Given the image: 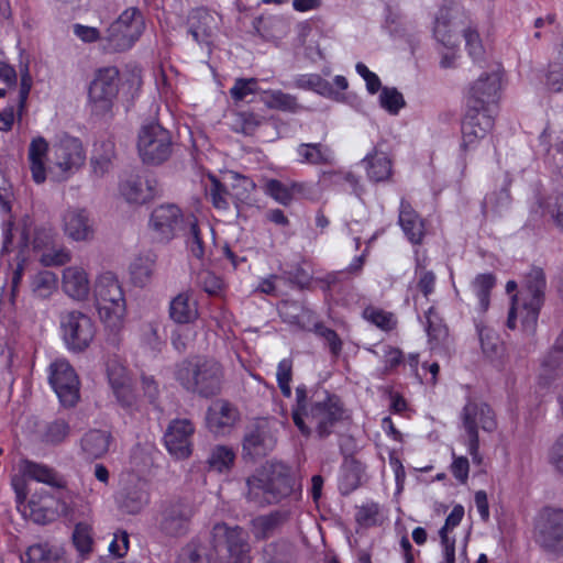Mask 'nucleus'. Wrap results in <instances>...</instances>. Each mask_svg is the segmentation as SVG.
<instances>
[{"label": "nucleus", "mask_w": 563, "mask_h": 563, "mask_svg": "<svg viewBox=\"0 0 563 563\" xmlns=\"http://www.w3.org/2000/svg\"><path fill=\"white\" fill-rule=\"evenodd\" d=\"M295 396L291 418L305 437L314 431L319 439H327L347 418L341 398L328 390L314 391L309 398L307 386L301 384L296 387Z\"/></svg>", "instance_id": "nucleus-1"}, {"label": "nucleus", "mask_w": 563, "mask_h": 563, "mask_svg": "<svg viewBox=\"0 0 563 563\" xmlns=\"http://www.w3.org/2000/svg\"><path fill=\"white\" fill-rule=\"evenodd\" d=\"M245 497L257 507L278 504L297 490L291 468L282 462L266 464L246 478Z\"/></svg>", "instance_id": "nucleus-2"}, {"label": "nucleus", "mask_w": 563, "mask_h": 563, "mask_svg": "<svg viewBox=\"0 0 563 563\" xmlns=\"http://www.w3.org/2000/svg\"><path fill=\"white\" fill-rule=\"evenodd\" d=\"M175 377L186 390L209 398L220 394L224 368L216 358L197 356L179 363Z\"/></svg>", "instance_id": "nucleus-3"}, {"label": "nucleus", "mask_w": 563, "mask_h": 563, "mask_svg": "<svg viewBox=\"0 0 563 563\" xmlns=\"http://www.w3.org/2000/svg\"><path fill=\"white\" fill-rule=\"evenodd\" d=\"M195 512L194 505L186 499L164 501L155 517L156 529L167 539L185 538L190 533Z\"/></svg>", "instance_id": "nucleus-4"}, {"label": "nucleus", "mask_w": 563, "mask_h": 563, "mask_svg": "<svg viewBox=\"0 0 563 563\" xmlns=\"http://www.w3.org/2000/svg\"><path fill=\"white\" fill-rule=\"evenodd\" d=\"M211 541L214 551L225 550L217 563H251L249 533L243 528L217 523L211 531Z\"/></svg>", "instance_id": "nucleus-5"}, {"label": "nucleus", "mask_w": 563, "mask_h": 563, "mask_svg": "<svg viewBox=\"0 0 563 563\" xmlns=\"http://www.w3.org/2000/svg\"><path fill=\"white\" fill-rule=\"evenodd\" d=\"M145 29L143 14L137 8L124 10L113 21L103 37V48L108 52H124L130 49L140 38Z\"/></svg>", "instance_id": "nucleus-6"}, {"label": "nucleus", "mask_w": 563, "mask_h": 563, "mask_svg": "<svg viewBox=\"0 0 563 563\" xmlns=\"http://www.w3.org/2000/svg\"><path fill=\"white\" fill-rule=\"evenodd\" d=\"M137 151L145 164L159 165L164 163L173 152L169 131L157 122L144 124L139 132Z\"/></svg>", "instance_id": "nucleus-7"}, {"label": "nucleus", "mask_w": 563, "mask_h": 563, "mask_svg": "<svg viewBox=\"0 0 563 563\" xmlns=\"http://www.w3.org/2000/svg\"><path fill=\"white\" fill-rule=\"evenodd\" d=\"M62 339L67 349L74 352L85 351L96 335L92 319L79 310H64L59 313Z\"/></svg>", "instance_id": "nucleus-8"}, {"label": "nucleus", "mask_w": 563, "mask_h": 563, "mask_svg": "<svg viewBox=\"0 0 563 563\" xmlns=\"http://www.w3.org/2000/svg\"><path fill=\"white\" fill-rule=\"evenodd\" d=\"M119 70L114 66L96 71L88 89V99L92 111L103 114L111 110L119 92Z\"/></svg>", "instance_id": "nucleus-9"}, {"label": "nucleus", "mask_w": 563, "mask_h": 563, "mask_svg": "<svg viewBox=\"0 0 563 563\" xmlns=\"http://www.w3.org/2000/svg\"><path fill=\"white\" fill-rule=\"evenodd\" d=\"M536 536L540 545L549 552L563 553V509L544 507L536 520Z\"/></svg>", "instance_id": "nucleus-10"}, {"label": "nucleus", "mask_w": 563, "mask_h": 563, "mask_svg": "<svg viewBox=\"0 0 563 563\" xmlns=\"http://www.w3.org/2000/svg\"><path fill=\"white\" fill-rule=\"evenodd\" d=\"M49 384L64 407H74L79 400V379L65 360H57L49 366Z\"/></svg>", "instance_id": "nucleus-11"}, {"label": "nucleus", "mask_w": 563, "mask_h": 563, "mask_svg": "<svg viewBox=\"0 0 563 563\" xmlns=\"http://www.w3.org/2000/svg\"><path fill=\"white\" fill-rule=\"evenodd\" d=\"M95 296L100 312L104 310L109 317L111 316L117 320L123 318L125 313V298L114 274L107 272L99 276L95 286Z\"/></svg>", "instance_id": "nucleus-12"}, {"label": "nucleus", "mask_w": 563, "mask_h": 563, "mask_svg": "<svg viewBox=\"0 0 563 563\" xmlns=\"http://www.w3.org/2000/svg\"><path fill=\"white\" fill-rule=\"evenodd\" d=\"M496 113V111H486L484 108L466 106V113L462 122L463 150L473 148L492 131Z\"/></svg>", "instance_id": "nucleus-13"}, {"label": "nucleus", "mask_w": 563, "mask_h": 563, "mask_svg": "<svg viewBox=\"0 0 563 563\" xmlns=\"http://www.w3.org/2000/svg\"><path fill=\"white\" fill-rule=\"evenodd\" d=\"M184 222L186 219L177 205L164 203L152 211L150 228L156 240L168 242L175 238L176 231Z\"/></svg>", "instance_id": "nucleus-14"}, {"label": "nucleus", "mask_w": 563, "mask_h": 563, "mask_svg": "<svg viewBox=\"0 0 563 563\" xmlns=\"http://www.w3.org/2000/svg\"><path fill=\"white\" fill-rule=\"evenodd\" d=\"M500 77L497 73L484 74L475 80L466 97V106L484 108L486 111L498 109Z\"/></svg>", "instance_id": "nucleus-15"}, {"label": "nucleus", "mask_w": 563, "mask_h": 563, "mask_svg": "<svg viewBox=\"0 0 563 563\" xmlns=\"http://www.w3.org/2000/svg\"><path fill=\"white\" fill-rule=\"evenodd\" d=\"M54 165L66 176L78 170L85 163L86 155L77 137L65 135L53 146Z\"/></svg>", "instance_id": "nucleus-16"}, {"label": "nucleus", "mask_w": 563, "mask_h": 563, "mask_svg": "<svg viewBox=\"0 0 563 563\" xmlns=\"http://www.w3.org/2000/svg\"><path fill=\"white\" fill-rule=\"evenodd\" d=\"M466 16L459 14L457 10L451 7H442L435 15L433 36L443 46L453 48L459 43V32L464 26Z\"/></svg>", "instance_id": "nucleus-17"}, {"label": "nucleus", "mask_w": 563, "mask_h": 563, "mask_svg": "<svg viewBox=\"0 0 563 563\" xmlns=\"http://www.w3.org/2000/svg\"><path fill=\"white\" fill-rule=\"evenodd\" d=\"M194 432L195 427L189 419L170 421L164 435L167 451L178 460L187 459L191 454Z\"/></svg>", "instance_id": "nucleus-18"}, {"label": "nucleus", "mask_w": 563, "mask_h": 563, "mask_svg": "<svg viewBox=\"0 0 563 563\" xmlns=\"http://www.w3.org/2000/svg\"><path fill=\"white\" fill-rule=\"evenodd\" d=\"M275 445L276 439L266 420L251 427L243 439V452L252 459L266 456Z\"/></svg>", "instance_id": "nucleus-19"}, {"label": "nucleus", "mask_w": 563, "mask_h": 563, "mask_svg": "<svg viewBox=\"0 0 563 563\" xmlns=\"http://www.w3.org/2000/svg\"><path fill=\"white\" fill-rule=\"evenodd\" d=\"M157 192V181L154 177L130 175L120 184V194L129 203H145Z\"/></svg>", "instance_id": "nucleus-20"}, {"label": "nucleus", "mask_w": 563, "mask_h": 563, "mask_svg": "<svg viewBox=\"0 0 563 563\" xmlns=\"http://www.w3.org/2000/svg\"><path fill=\"white\" fill-rule=\"evenodd\" d=\"M62 221L64 234L71 241L87 242L93 239V224L85 209L70 208L66 210Z\"/></svg>", "instance_id": "nucleus-21"}, {"label": "nucleus", "mask_w": 563, "mask_h": 563, "mask_svg": "<svg viewBox=\"0 0 563 563\" xmlns=\"http://www.w3.org/2000/svg\"><path fill=\"white\" fill-rule=\"evenodd\" d=\"M238 410L224 399H218L207 410L206 423L216 434H224L236 421Z\"/></svg>", "instance_id": "nucleus-22"}, {"label": "nucleus", "mask_w": 563, "mask_h": 563, "mask_svg": "<svg viewBox=\"0 0 563 563\" xmlns=\"http://www.w3.org/2000/svg\"><path fill=\"white\" fill-rule=\"evenodd\" d=\"M290 519V511L286 509L273 510L253 518L250 528L256 540H266L280 531Z\"/></svg>", "instance_id": "nucleus-23"}, {"label": "nucleus", "mask_w": 563, "mask_h": 563, "mask_svg": "<svg viewBox=\"0 0 563 563\" xmlns=\"http://www.w3.org/2000/svg\"><path fill=\"white\" fill-rule=\"evenodd\" d=\"M150 501L147 483L137 479L126 485L120 493L119 506L130 515L139 514Z\"/></svg>", "instance_id": "nucleus-24"}, {"label": "nucleus", "mask_w": 563, "mask_h": 563, "mask_svg": "<svg viewBox=\"0 0 563 563\" xmlns=\"http://www.w3.org/2000/svg\"><path fill=\"white\" fill-rule=\"evenodd\" d=\"M188 33L198 44L208 43L216 26L213 14L203 7L192 9L187 19Z\"/></svg>", "instance_id": "nucleus-25"}, {"label": "nucleus", "mask_w": 563, "mask_h": 563, "mask_svg": "<svg viewBox=\"0 0 563 563\" xmlns=\"http://www.w3.org/2000/svg\"><path fill=\"white\" fill-rule=\"evenodd\" d=\"M398 222L411 243H421L424 235L423 221L413 210L410 202L405 199L400 201Z\"/></svg>", "instance_id": "nucleus-26"}, {"label": "nucleus", "mask_w": 563, "mask_h": 563, "mask_svg": "<svg viewBox=\"0 0 563 563\" xmlns=\"http://www.w3.org/2000/svg\"><path fill=\"white\" fill-rule=\"evenodd\" d=\"M300 164L333 165L335 156L333 150L323 143H301L296 147Z\"/></svg>", "instance_id": "nucleus-27"}, {"label": "nucleus", "mask_w": 563, "mask_h": 563, "mask_svg": "<svg viewBox=\"0 0 563 563\" xmlns=\"http://www.w3.org/2000/svg\"><path fill=\"white\" fill-rule=\"evenodd\" d=\"M63 289L74 299H85L90 289L88 275L79 266H69L63 272Z\"/></svg>", "instance_id": "nucleus-28"}, {"label": "nucleus", "mask_w": 563, "mask_h": 563, "mask_svg": "<svg viewBox=\"0 0 563 563\" xmlns=\"http://www.w3.org/2000/svg\"><path fill=\"white\" fill-rule=\"evenodd\" d=\"M19 470L24 476L36 482L44 483L56 488H64L66 486V482L63 477H60L55 470L45 464L25 459L20 462Z\"/></svg>", "instance_id": "nucleus-29"}, {"label": "nucleus", "mask_w": 563, "mask_h": 563, "mask_svg": "<svg viewBox=\"0 0 563 563\" xmlns=\"http://www.w3.org/2000/svg\"><path fill=\"white\" fill-rule=\"evenodd\" d=\"M199 316L196 301L189 291L180 292L170 300L169 317L179 324L194 322Z\"/></svg>", "instance_id": "nucleus-30"}, {"label": "nucleus", "mask_w": 563, "mask_h": 563, "mask_svg": "<svg viewBox=\"0 0 563 563\" xmlns=\"http://www.w3.org/2000/svg\"><path fill=\"white\" fill-rule=\"evenodd\" d=\"M111 441L112 435L109 431L92 429L82 435L80 445L87 457L99 459L109 451Z\"/></svg>", "instance_id": "nucleus-31"}, {"label": "nucleus", "mask_w": 563, "mask_h": 563, "mask_svg": "<svg viewBox=\"0 0 563 563\" xmlns=\"http://www.w3.org/2000/svg\"><path fill=\"white\" fill-rule=\"evenodd\" d=\"M363 163L365 164L366 174L369 180L380 183L390 179L393 174L391 161L384 152L374 148L372 153L365 156Z\"/></svg>", "instance_id": "nucleus-32"}, {"label": "nucleus", "mask_w": 563, "mask_h": 563, "mask_svg": "<svg viewBox=\"0 0 563 563\" xmlns=\"http://www.w3.org/2000/svg\"><path fill=\"white\" fill-rule=\"evenodd\" d=\"M473 408L476 413H471V421L474 424L475 432L478 433V428L484 431L492 432L496 428L495 415L492 408L485 402L468 401L462 411L463 427L466 430V411Z\"/></svg>", "instance_id": "nucleus-33"}, {"label": "nucleus", "mask_w": 563, "mask_h": 563, "mask_svg": "<svg viewBox=\"0 0 563 563\" xmlns=\"http://www.w3.org/2000/svg\"><path fill=\"white\" fill-rule=\"evenodd\" d=\"M25 555L27 563H66L64 549L48 542L29 547Z\"/></svg>", "instance_id": "nucleus-34"}, {"label": "nucleus", "mask_w": 563, "mask_h": 563, "mask_svg": "<svg viewBox=\"0 0 563 563\" xmlns=\"http://www.w3.org/2000/svg\"><path fill=\"white\" fill-rule=\"evenodd\" d=\"M364 467L356 460H346L341 468L339 488L342 494L347 495L355 490L362 481Z\"/></svg>", "instance_id": "nucleus-35"}, {"label": "nucleus", "mask_w": 563, "mask_h": 563, "mask_svg": "<svg viewBox=\"0 0 563 563\" xmlns=\"http://www.w3.org/2000/svg\"><path fill=\"white\" fill-rule=\"evenodd\" d=\"M176 563H211V556L207 545L194 538L180 548Z\"/></svg>", "instance_id": "nucleus-36"}, {"label": "nucleus", "mask_w": 563, "mask_h": 563, "mask_svg": "<svg viewBox=\"0 0 563 563\" xmlns=\"http://www.w3.org/2000/svg\"><path fill=\"white\" fill-rule=\"evenodd\" d=\"M264 104L269 109L295 113L300 109L297 98L282 90L264 91L262 97Z\"/></svg>", "instance_id": "nucleus-37"}, {"label": "nucleus", "mask_w": 563, "mask_h": 563, "mask_svg": "<svg viewBox=\"0 0 563 563\" xmlns=\"http://www.w3.org/2000/svg\"><path fill=\"white\" fill-rule=\"evenodd\" d=\"M426 331L429 341L438 345L445 341L449 335L448 327L444 324L443 319L440 317L434 307H430L426 314Z\"/></svg>", "instance_id": "nucleus-38"}, {"label": "nucleus", "mask_w": 563, "mask_h": 563, "mask_svg": "<svg viewBox=\"0 0 563 563\" xmlns=\"http://www.w3.org/2000/svg\"><path fill=\"white\" fill-rule=\"evenodd\" d=\"M70 433L68 421L63 418H56L47 422L42 432V442L48 445H58L63 443Z\"/></svg>", "instance_id": "nucleus-39"}, {"label": "nucleus", "mask_w": 563, "mask_h": 563, "mask_svg": "<svg viewBox=\"0 0 563 563\" xmlns=\"http://www.w3.org/2000/svg\"><path fill=\"white\" fill-rule=\"evenodd\" d=\"M235 453L225 445L214 446L208 456L209 468L219 473L228 472L234 464Z\"/></svg>", "instance_id": "nucleus-40"}, {"label": "nucleus", "mask_w": 563, "mask_h": 563, "mask_svg": "<svg viewBox=\"0 0 563 563\" xmlns=\"http://www.w3.org/2000/svg\"><path fill=\"white\" fill-rule=\"evenodd\" d=\"M31 289L34 296L48 298L57 289L56 274L51 271L38 272L32 277Z\"/></svg>", "instance_id": "nucleus-41"}, {"label": "nucleus", "mask_w": 563, "mask_h": 563, "mask_svg": "<svg viewBox=\"0 0 563 563\" xmlns=\"http://www.w3.org/2000/svg\"><path fill=\"white\" fill-rule=\"evenodd\" d=\"M186 224L188 227L186 244L190 254L199 261H203L206 255L205 242L201 238L200 229L197 223V219L191 216L186 218Z\"/></svg>", "instance_id": "nucleus-42"}, {"label": "nucleus", "mask_w": 563, "mask_h": 563, "mask_svg": "<svg viewBox=\"0 0 563 563\" xmlns=\"http://www.w3.org/2000/svg\"><path fill=\"white\" fill-rule=\"evenodd\" d=\"M542 306L539 299H529L525 300L521 307H517V316L520 317L525 331L534 332Z\"/></svg>", "instance_id": "nucleus-43"}, {"label": "nucleus", "mask_w": 563, "mask_h": 563, "mask_svg": "<svg viewBox=\"0 0 563 563\" xmlns=\"http://www.w3.org/2000/svg\"><path fill=\"white\" fill-rule=\"evenodd\" d=\"M547 288L545 275L542 268L532 267L525 278V289L529 299H539L544 302V290Z\"/></svg>", "instance_id": "nucleus-44"}, {"label": "nucleus", "mask_w": 563, "mask_h": 563, "mask_svg": "<svg viewBox=\"0 0 563 563\" xmlns=\"http://www.w3.org/2000/svg\"><path fill=\"white\" fill-rule=\"evenodd\" d=\"M363 317L383 331H391L397 327V319L393 312L369 306L363 311Z\"/></svg>", "instance_id": "nucleus-45"}, {"label": "nucleus", "mask_w": 563, "mask_h": 563, "mask_svg": "<svg viewBox=\"0 0 563 563\" xmlns=\"http://www.w3.org/2000/svg\"><path fill=\"white\" fill-rule=\"evenodd\" d=\"M496 284V278L493 274H479L472 282L473 290L475 291L481 309L486 311L489 307L490 290Z\"/></svg>", "instance_id": "nucleus-46"}, {"label": "nucleus", "mask_w": 563, "mask_h": 563, "mask_svg": "<svg viewBox=\"0 0 563 563\" xmlns=\"http://www.w3.org/2000/svg\"><path fill=\"white\" fill-rule=\"evenodd\" d=\"M295 85L297 88L312 90L322 96H330L333 92L331 84L318 74L300 75L296 78Z\"/></svg>", "instance_id": "nucleus-47"}, {"label": "nucleus", "mask_w": 563, "mask_h": 563, "mask_svg": "<svg viewBox=\"0 0 563 563\" xmlns=\"http://www.w3.org/2000/svg\"><path fill=\"white\" fill-rule=\"evenodd\" d=\"M461 33L470 56L473 59H479L484 54V47L477 27L465 20Z\"/></svg>", "instance_id": "nucleus-48"}, {"label": "nucleus", "mask_w": 563, "mask_h": 563, "mask_svg": "<svg viewBox=\"0 0 563 563\" xmlns=\"http://www.w3.org/2000/svg\"><path fill=\"white\" fill-rule=\"evenodd\" d=\"M195 284L210 296H217L223 289V280L221 277L205 268L197 272Z\"/></svg>", "instance_id": "nucleus-49"}, {"label": "nucleus", "mask_w": 563, "mask_h": 563, "mask_svg": "<svg viewBox=\"0 0 563 563\" xmlns=\"http://www.w3.org/2000/svg\"><path fill=\"white\" fill-rule=\"evenodd\" d=\"M263 190L265 195L283 206H289L292 201L288 184L278 179H266L263 185Z\"/></svg>", "instance_id": "nucleus-50"}, {"label": "nucleus", "mask_w": 563, "mask_h": 563, "mask_svg": "<svg viewBox=\"0 0 563 563\" xmlns=\"http://www.w3.org/2000/svg\"><path fill=\"white\" fill-rule=\"evenodd\" d=\"M33 86V78L30 74L29 66L25 65L20 71L19 98L16 107L18 121L22 120L26 111L27 98Z\"/></svg>", "instance_id": "nucleus-51"}, {"label": "nucleus", "mask_w": 563, "mask_h": 563, "mask_svg": "<svg viewBox=\"0 0 563 563\" xmlns=\"http://www.w3.org/2000/svg\"><path fill=\"white\" fill-rule=\"evenodd\" d=\"M380 107L390 114H397L405 107L402 95L396 88L384 87L379 95Z\"/></svg>", "instance_id": "nucleus-52"}, {"label": "nucleus", "mask_w": 563, "mask_h": 563, "mask_svg": "<svg viewBox=\"0 0 563 563\" xmlns=\"http://www.w3.org/2000/svg\"><path fill=\"white\" fill-rule=\"evenodd\" d=\"M276 378L282 395L286 398L291 397L292 361L290 358H284L278 363Z\"/></svg>", "instance_id": "nucleus-53"}, {"label": "nucleus", "mask_w": 563, "mask_h": 563, "mask_svg": "<svg viewBox=\"0 0 563 563\" xmlns=\"http://www.w3.org/2000/svg\"><path fill=\"white\" fill-rule=\"evenodd\" d=\"M256 78H236L233 87L230 89V96L234 102L243 101L249 95L256 93L258 90Z\"/></svg>", "instance_id": "nucleus-54"}, {"label": "nucleus", "mask_w": 563, "mask_h": 563, "mask_svg": "<svg viewBox=\"0 0 563 563\" xmlns=\"http://www.w3.org/2000/svg\"><path fill=\"white\" fill-rule=\"evenodd\" d=\"M210 179L211 185L207 190V198L210 199L216 209L227 210L229 208V201L225 186L213 176H211Z\"/></svg>", "instance_id": "nucleus-55"}, {"label": "nucleus", "mask_w": 563, "mask_h": 563, "mask_svg": "<svg viewBox=\"0 0 563 563\" xmlns=\"http://www.w3.org/2000/svg\"><path fill=\"white\" fill-rule=\"evenodd\" d=\"M73 543L82 555L88 554L91 551L92 537L91 529L88 525L82 522L76 525L73 532Z\"/></svg>", "instance_id": "nucleus-56"}, {"label": "nucleus", "mask_w": 563, "mask_h": 563, "mask_svg": "<svg viewBox=\"0 0 563 563\" xmlns=\"http://www.w3.org/2000/svg\"><path fill=\"white\" fill-rule=\"evenodd\" d=\"M154 271V261L150 257H139L131 265V274L139 285L146 284L152 277Z\"/></svg>", "instance_id": "nucleus-57"}, {"label": "nucleus", "mask_w": 563, "mask_h": 563, "mask_svg": "<svg viewBox=\"0 0 563 563\" xmlns=\"http://www.w3.org/2000/svg\"><path fill=\"white\" fill-rule=\"evenodd\" d=\"M314 333L325 341L333 357L336 358L341 354L343 343L334 330L322 323H316Z\"/></svg>", "instance_id": "nucleus-58"}, {"label": "nucleus", "mask_w": 563, "mask_h": 563, "mask_svg": "<svg viewBox=\"0 0 563 563\" xmlns=\"http://www.w3.org/2000/svg\"><path fill=\"white\" fill-rule=\"evenodd\" d=\"M471 413H476L473 408H468L466 411V434L468 438V453L472 456L474 463L479 464L482 456L479 455V439L478 433L475 432L474 424L471 421Z\"/></svg>", "instance_id": "nucleus-59"}, {"label": "nucleus", "mask_w": 563, "mask_h": 563, "mask_svg": "<svg viewBox=\"0 0 563 563\" xmlns=\"http://www.w3.org/2000/svg\"><path fill=\"white\" fill-rule=\"evenodd\" d=\"M305 312V307L295 300L284 301L279 308V314L284 321L301 325V314Z\"/></svg>", "instance_id": "nucleus-60"}, {"label": "nucleus", "mask_w": 563, "mask_h": 563, "mask_svg": "<svg viewBox=\"0 0 563 563\" xmlns=\"http://www.w3.org/2000/svg\"><path fill=\"white\" fill-rule=\"evenodd\" d=\"M140 336L142 343L150 350L156 352L161 350L162 341L158 335V327L156 323L147 322L141 325Z\"/></svg>", "instance_id": "nucleus-61"}, {"label": "nucleus", "mask_w": 563, "mask_h": 563, "mask_svg": "<svg viewBox=\"0 0 563 563\" xmlns=\"http://www.w3.org/2000/svg\"><path fill=\"white\" fill-rule=\"evenodd\" d=\"M71 254L66 247L51 249L42 254L41 263L44 266H62L70 262Z\"/></svg>", "instance_id": "nucleus-62"}, {"label": "nucleus", "mask_w": 563, "mask_h": 563, "mask_svg": "<svg viewBox=\"0 0 563 563\" xmlns=\"http://www.w3.org/2000/svg\"><path fill=\"white\" fill-rule=\"evenodd\" d=\"M544 208L554 225L560 231H563V191L550 198Z\"/></svg>", "instance_id": "nucleus-63"}, {"label": "nucleus", "mask_w": 563, "mask_h": 563, "mask_svg": "<svg viewBox=\"0 0 563 563\" xmlns=\"http://www.w3.org/2000/svg\"><path fill=\"white\" fill-rule=\"evenodd\" d=\"M548 86L555 92L563 91V62L556 58L549 65Z\"/></svg>", "instance_id": "nucleus-64"}]
</instances>
